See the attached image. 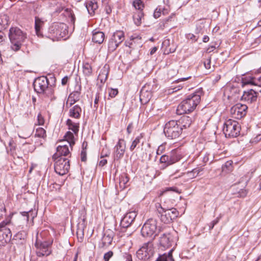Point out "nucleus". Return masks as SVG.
Returning a JSON list of instances; mask_svg holds the SVG:
<instances>
[{"label":"nucleus","instance_id":"obj_27","mask_svg":"<svg viewBox=\"0 0 261 261\" xmlns=\"http://www.w3.org/2000/svg\"><path fill=\"white\" fill-rule=\"evenodd\" d=\"M111 38L120 44L124 39V34L123 32L117 31L113 33Z\"/></svg>","mask_w":261,"mask_h":261},{"label":"nucleus","instance_id":"obj_63","mask_svg":"<svg viewBox=\"0 0 261 261\" xmlns=\"http://www.w3.org/2000/svg\"><path fill=\"white\" fill-rule=\"evenodd\" d=\"M65 11H66L68 13L69 16H71V21L74 23L75 21V17L73 14L71 12V11L67 8L65 9Z\"/></svg>","mask_w":261,"mask_h":261},{"label":"nucleus","instance_id":"obj_34","mask_svg":"<svg viewBox=\"0 0 261 261\" xmlns=\"http://www.w3.org/2000/svg\"><path fill=\"white\" fill-rule=\"evenodd\" d=\"M119 185L121 188H125L129 181V178L126 174H121L119 177Z\"/></svg>","mask_w":261,"mask_h":261},{"label":"nucleus","instance_id":"obj_6","mask_svg":"<svg viewBox=\"0 0 261 261\" xmlns=\"http://www.w3.org/2000/svg\"><path fill=\"white\" fill-rule=\"evenodd\" d=\"M154 254V248L152 241L143 244V246L137 251L136 255L140 260L151 261Z\"/></svg>","mask_w":261,"mask_h":261},{"label":"nucleus","instance_id":"obj_9","mask_svg":"<svg viewBox=\"0 0 261 261\" xmlns=\"http://www.w3.org/2000/svg\"><path fill=\"white\" fill-rule=\"evenodd\" d=\"M157 221L154 219H149L143 225L141 232L143 237H153V239L157 235Z\"/></svg>","mask_w":261,"mask_h":261},{"label":"nucleus","instance_id":"obj_15","mask_svg":"<svg viewBox=\"0 0 261 261\" xmlns=\"http://www.w3.org/2000/svg\"><path fill=\"white\" fill-rule=\"evenodd\" d=\"M176 241V238L170 233H164L159 239V245L162 249L168 248L171 247Z\"/></svg>","mask_w":261,"mask_h":261},{"label":"nucleus","instance_id":"obj_48","mask_svg":"<svg viewBox=\"0 0 261 261\" xmlns=\"http://www.w3.org/2000/svg\"><path fill=\"white\" fill-rule=\"evenodd\" d=\"M76 234L78 239H80L81 241H82L84 238V229L83 228H80V227H79L76 231Z\"/></svg>","mask_w":261,"mask_h":261},{"label":"nucleus","instance_id":"obj_3","mask_svg":"<svg viewBox=\"0 0 261 261\" xmlns=\"http://www.w3.org/2000/svg\"><path fill=\"white\" fill-rule=\"evenodd\" d=\"M9 37L11 43V48L14 51L19 50L22 46L25 45L27 34L17 27H11Z\"/></svg>","mask_w":261,"mask_h":261},{"label":"nucleus","instance_id":"obj_39","mask_svg":"<svg viewBox=\"0 0 261 261\" xmlns=\"http://www.w3.org/2000/svg\"><path fill=\"white\" fill-rule=\"evenodd\" d=\"M9 23V17L7 15L0 16V24L2 27V31L5 29Z\"/></svg>","mask_w":261,"mask_h":261},{"label":"nucleus","instance_id":"obj_50","mask_svg":"<svg viewBox=\"0 0 261 261\" xmlns=\"http://www.w3.org/2000/svg\"><path fill=\"white\" fill-rule=\"evenodd\" d=\"M37 123L39 125H42L44 123V119L41 113H39L37 116Z\"/></svg>","mask_w":261,"mask_h":261},{"label":"nucleus","instance_id":"obj_49","mask_svg":"<svg viewBox=\"0 0 261 261\" xmlns=\"http://www.w3.org/2000/svg\"><path fill=\"white\" fill-rule=\"evenodd\" d=\"M113 252L112 251H109L105 253L103 255V259L105 261H109V259L113 256Z\"/></svg>","mask_w":261,"mask_h":261},{"label":"nucleus","instance_id":"obj_56","mask_svg":"<svg viewBox=\"0 0 261 261\" xmlns=\"http://www.w3.org/2000/svg\"><path fill=\"white\" fill-rule=\"evenodd\" d=\"M211 58L206 59L203 62L205 68L207 69L211 68Z\"/></svg>","mask_w":261,"mask_h":261},{"label":"nucleus","instance_id":"obj_54","mask_svg":"<svg viewBox=\"0 0 261 261\" xmlns=\"http://www.w3.org/2000/svg\"><path fill=\"white\" fill-rule=\"evenodd\" d=\"M33 212L31 210L29 212H22L21 213V215L23 216H26L27 218V220H29V218L30 216H31L32 218L33 219L35 217V215H32Z\"/></svg>","mask_w":261,"mask_h":261},{"label":"nucleus","instance_id":"obj_41","mask_svg":"<svg viewBox=\"0 0 261 261\" xmlns=\"http://www.w3.org/2000/svg\"><path fill=\"white\" fill-rule=\"evenodd\" d=\"M119 44L116 42L113 38H111L108 43V49L109 51H114L119 46Z\"/></svg>","mask_w":261,"mask_h":261},{"label":"nucleus","instance_id":"obj_13","mask_svg":"<svg viewBox=\"0 0 261 261\" xmlns=\"http://www.w3.org/2000/svg\"><path fill=\"white\" fill-rule=\"evenodd\" d=\"M181 159V155L177 150H173L168 155L164 154L160 159L161 163H164L166 166L175 163Z\"/></svg>","mask_w":261,"mask_h":261},{"label":"nucleus","instance_id":"obj_31","mask_svg":"<svg viewBox=\"0 0 261 261\" xmlns=\"http://www.w3.org/2000/svg\"><path fill=\"white\" fill-rule=\"evenodd\" d=\"M144 16L142 11H139L135 13L133 15V19L135 23L139 26L141 24V19Z\"/></svg>","mask_w":261,"mask_h":261},{"label":"nucleus","instance_id":"obj_4","mask_svg":"<svg viewBox=\"0 0 261 261\" xmlns=\"http://www.w3.org/2000/svg\"><path fill=\"white\" fill-rule=\"evenodd\" d=\"M159 206H156L158 213L160 215V220L166 224L170 223L172 220L177 217L178 212L175 208L167 207L165 205L158 203Z\"/></svg>","mask_w":261,"mask_h":261},{"label":"nucleus","instance_id":"obj_64","mask_svg":"<svg viewBox=\"0 0 261 261\" xmlns=\"http://www.w3.org/2000/svg\"><path fill=\"white\" fill-rule=\"evenodd\" d=\"M247 194V192L246 190L241 189L240 191L238 193V196L240 197H244L246 196Z\"/></svg>","mask_w":261,"mask_h":261},{"label":"nucleus","instance_id":"obj_51","mask_svg":"<svg viewBox=\"0 0 261 261\" xmlns=\"http://www.w3.org/2000/svg\"><path fill=\"white\" fill-rule=\"evenodd\" d=\"M169 191L174 192H176V193H180L178 191V189L175 187L166 188L164 189L163 192L165 193V192H169Z\"/></svg>","mask_w":261,"mask_h":261},{"label":"nucleus","instance_id":"obj_44","mask_svg":"<svg viewBox=\"0 0 261 261\" xmlns=\"http://www.w3.org/2000/svg\"><path fill=\"white\" fill-rule=\"evenodd\" d=\"M133 6L138 11H142L144 8V4L141 0H135L133 2Z\"/></svg>","mask_w":261,"mask_h":261},{"label":"nucleus","instance_id":"obj_33","mask_svg":"<svg viewBox=\"0 0 261 261\" xmlns=\"http://www.w3.org/2000/svg\"><path fill=\"white\" fill-rule=\"evenodd\" d=\"M22 148L24 153H28L29 152H32L36 148L35 145L31 143L25 142L22 144Z\"/></svg>","mask_w":261,"mask_h":261},{"label":"nucleus","instance_id":"obj_61","mask_svg":"<svg viewBox=\"0 0 261 261\" xmlns=\"http://www.w3.org/2000/svg\"><path fill=\"white\" fill-rule=\"evenodd\" d=\"M219 221V218H217L216 219L213 220L210 224V230H212L214 228V226L218 223Z\"/></svg>","mask_w":261,"mask_h":261},{"label":"nucleus","instance_id":"obj_5","mask_svg":"<svg viewBox=\"0 0 261 261\" xmlns=\"http://www.w3.org/2000/svg\"><path fill=\"white\" fill-rule=\"evenodd\" d=\"M181 127L176 120H170L167 122L164 127V133L170 139L178 138L182 134Z\"/></svg>","mask_w":261,"mask_h":261},{"label":"nucleus","instance_id":"obj_19","mask_svg":"<svg viewBox=\"0 0 261 261\" xmlns=\"http://www.w3.org/2000/svg\"><path fill=\"white\" fill-rule=\"evenodd\" d=\"M257 92L252 89L244 91L242 96V100L248 103H251L256 101L257 98Z\"/></svg>","mask_w":261,"mask_h":261},{"label":"nucleus","instance_id":"obj_37","mask_svg":"<svg viewBox=\"0 0 261 261\" xmlns=\"http://www.w3.org/2000/svg\"><path fill=\"white\" fill-rule=\"evenodd\" d=\"M254 76H246L242 78V85L243 87L247 85H254Z\"/></svg>","mask_w":261,"mask_h":261},{"label":"nucleus","instance_id":"obj_47","mask_svg":"<svg viewBox=\"0 0 261 261\" xmlns=\"http://www.w3.org/2000/svg\"><path fill=\"white\" fill-rule=\"evenodd\" d=\"M163 12V14H164L163 12V9L160 7H158L154 11L153 16L155 18H159L161 16V12Z\"/></svg>","mask_w":261,"mask_h":261},{"label":"nucleus","instance_id":"obj_60","mask_svg":"<svg viewBox=\"0 0 261 261\" xmlns=\"http://www.w3.org/2000/svg\"><path fill=\"white\" fill-rule=\"evenodd\" d=\"M81 161L82 162H85L87 160L86 150L83 149L82 150L81 153Z\"/></svg>","mask_w":261,"mask_h":261},{"label":"nucleus","instance_id":"obj_7","mask_svg":"<svg viewBox=\"0 0 261 261\" xmlns=\"http://www.w3.org/2000/svg\"><path fill=\"white\" fill-rule=\"evenodd\" d=\"M11 225L10 219H6L0 223V247L10 241L12 237Z\"/></svg>","mask_w":261,"mask_h":261},{"label":"nucleus","instance_id":"obj_18","mask_svg":"<svg viewBox=\"0 0 261 261\" xmlns=\"http://www.w3.org/2000/svg\"><path fill=\"white\" fill-rule=\"evenodd\" d=\"M114 236V232L111 230H106L101 239V243L99 244L100 248H106L111 244Z\"/></svg>","mask_w":261,"mask_h":261},{"label":"nucleus","instance_id":"obj_10","mask_svg":"<svg viewBox=\"0 0 261 261\" xmlns=\"http://www.w3.org/2000/svg\"><path fill=\"white\" fill-rule=\"evenodd\" d=\"M240 129V125L237 121L229 119L225 122L223 130L226 137L234 138L239 136Z\"/></svg>","mask_w":261,"mask_h":261},{"label":"nucleus","instance_id":"obj_12","mask_svg":"<svg viewBox=\"0 0 261 261\" xmlns=\"http://www.w3.org/2000/svg\"><path fill=\"white\" fill-rule=\"evenodd\" d=\"M67 26L63 23H56L49 28V32L51 34L48 38L63 37L67 32Z\"/></svg>","mask_w":261,"mask_h":261},{"label":"nucleus","instance_id":"obj_30","mask_svg":"<svg viewBox=\"0 0 261 261\" xmlns=\"http://www.w3.org/2000/svg\"><path fill=\"white\" fill-rule=\"evenodd\" d=\"M65 140L67 141V143L69 145L72 149V146L74 145V137L72 133L67 132L65 136Z\"/></svg>","mask_w":261,"mask_h":261},{"label":"nucleus","instance_id":"obj_59","mask_svg":"<svg viewBox=\"0 0 261 261\" xmlns=\"http://www.w3.org/2000/svg\"><path fill=\"white\" fill-rule=\"evenodd\" d=\"M99 94L98 93H97L95 96V98L94 99V108L96 109L98 108V103L99 101Z\"/></svg>","mask_w":261,"mask_h":261},{"label":"nucleus","instance_id":"obj_14","mask_svg":"<svg viewBox=\"0 0 261 261\" xmlns=\"http://www.w3.org/2000/svg\"><path fill=\"white\" fill-rule=\"evenodd\" d=\"M247 109L246 105L238 103L231 107L230 112L232 117L240 119L246 115Z\"/></svg>","mask_w":261,"mask_h":261},{"label":"nucleus","instance_id":"obj_17","mask_svg":"<svg viewBox=\"0 0 261 261\" xmlns=\"http://www.w3.org/2000/svg\"><path fill=\"white\" fill-rule=\"evenodd\" d=\"M137 214L135 212L132 211L126 213L121 219L120 226L122 228L128 227L135 220Z\"/></svg>","mask_w":261,"mask_h":261},{"label":"nucleus","instance_id":"obj_16","mask_svg":"<svg viewBox=\"0 0 261 261\" xmlns=\"http://www.w3.org/2000/svg\"><path fill=\"white\" fill-rule=\"evenodd\" d=\"M125 141L123 139H119L117 143L114 147L113 156L114 160H119L122 159L125 151Z\"/></svg>","mask_w":261,"mask_h":261},{"label":"nucleus","instance_id":"obj_11","mask_svg":"<svg viewBox=\"0 0 261 261\" xmlns=\"http://www.w3.org/2000/svg\"><path fill=\"white\" fill-rule=\"evenodd\" d=\"M52 244V242L42 241L38 238L35 243L36 247V254L38 257H43L48 256L51 253V250L49 248Z\"/></svg>","mask_w":261,"mask_h":261},{"label":"nucleus","instance_id":"obj_45","mask_svg":"<svg viewBox=\"0 0 261 261\" xmlns=\"http://www.w3.org/2000/svg\"><path fill=\"white\" fill-rule=\"evenodd\" d=\"M203 170L201 167H198L193 169L191 171L188 172L187 175L188 177H191V174H193V177H196L199 173Z\"/></svg>","mask_w":261,"mask_h":261},{"label":"nucleus","instance_id":"obj_20","mask_svg":"<svg viewBox=\"0 0 261 261\" xmlns=\"http://www.w3.org/2000/svg\"><path fill=\"white\" fill-rule=\"evenodd\" d=\"M44 24V21L38 16L35 17V29L36 35L39 37L43 36L42 28Z\"/></svg>","mask_w":261,"mask_h":261},{"label":"nucleus","instance_id":"obj_2","mask_svg":"<svg viewBox=\"0 0 261 261\" xmlns=\"http://www.w3.org/2000/svg\"><path fill=\"white\" fill-rule=\"evenodd\" d=\"M201 100V92L198 91L189 95L178 106L176 112L178 115L193 112Z\"/></svg>","mask_w":261,"mask_h":261},{"label":"nucleus","instance_id":"obj_23","mask_svg":"<svg viewBox=\"0 0 261 261\" xmlns=\"http://www.w3.org/2000/svg\"><path fill=\"white\" fill-rule=\"evenodd\" d=\"M105 34L103 32L95 30L93 32L92 41L96 43L101 44L103 42Z\"/></svg>","mask_w":261,"mask_h":261},{"label":"nucleus","instance_id":"obj_29","mask_svg":"<svg viewBox=\"0 0 261 261\" xmlns=\"http://www.w3.org/2000/svg\"><path fill=\"white\" fill-rule=\"evenodd\" d=\"M108 71L107 69L104 67L100 70L98 76V79L100 81L101 83H104L108 78Z\"/></svg>","mask_w":261,"mask_h":261},{"label":"nucleus","instance_id":"obj_55","mask_svg":"<svg viewBox=\"0 0 261 261\" xmlns=\"http://www.w3.org/2000/svg\"><path fill=\"white\" fill-rule=\"evenodd\" d=\"M165 145L162 144L158 147V148L156 150V154L158 155H160V154H162L165 151Z\"/></svg>","mask_w":261,"mask_h":261},{"label":"nucleus","instance_id":"obj_22","mask_svg":"<svg viewBox=\"0 0 261 261\" xmlns=\"http://www.w3.org/2000/svg\"><path fill=\"white\" fill-rule=\"evenodd\" d=\"M70 152L67 144L59 145L57 148V152L54 154H57V156H66L70 154Z\"/></svg>","mask_w":261,"mask_h":261},{"label":"nucleus","instance_id":"obj_53","mask_svg":"<svg viewBox=\"0 0 261 261\" xmlns=\"http://www.w3.org/2000/svg\"><path fill=\"white\" fill-rule=\"evenodd\" d=\"M110 153V151L107 148H103L100 155V158H103L104 157L108 156Z\"/></svg>","mask_w":261,"mask_h":261},{"label":"nucleus","instance_id":"obj_36","mask_svg":"<svg viewBox=\"0 0 261 261\" xmlns=\"http://www.w3.org/2000/svg\"><path fill=\"white\" fill-rule=\"evenodd\" d=\"M83 72L85 76H90L92 73V69L91 66L88 63H85L83 65Z\"/></svg>","mask_w":261,"mask_h":261},{"label":"nucleus","instance_id":"obj_35","mask_svg":"<svg viewBox=\"0 0 261 261\" xmlns=\"http://www.w3.org/2000/svg\"><path fill=\"white\" fill-rule=\"evenodd\" d=\"M232 161H228L222 166V171L224 173H227L232 170Z\"/></svg>","mask_w":261,"mask_h":261},{"label":"nucleus","instance_id":"obj_24","mask_svg":"<svg viewBox=\"0 0 261 261\" xmlns=\"http://www.w3.org/2000/svg\"><path fill=\"white\" fill-rule=\"evenodd\" d=\"M82 109L79 105H75L69 110V116L76 119L80 118Z\"/></svg>","mask_w":261,"mask_h":261},{"label":"nucleus","instance_id":"obj_58","mask_svg":"<svg viewBox=\"0 0 261 261\" xmlns=\"http://www.w3.org/2000/svg\"><path fill=\"white\" fill-rule=\"evenodd\" d=\"M134 128V124L133 122H130L126 128V131L128 134H130Z\"/></svg>","mask_w":261,"mask_h":261},{"label":"nucleus","instance_id":"obj_25","mask_svg":"<svg viewBox=\"0 0 261 261\" xmlns=\"http://www.w3.org/2000/svg\"><path fill=\"white\" fill-rule=\"evenodd\" d=\"M130 41L131 42H125V45L126 46H128L130 48H134V44L136 43H139V46H141V37H140L139 35L137 34H134L133 35L131 36L130 38Z\"/></svg>","mask_w":261,"mask_h":261},{"label":"nucleus","instance_id":"obj_40","mask_svg":"<svg viewBox=\"0 0 261 261\" xmlns=\"http://www.w3.org/2000/svg\"><path fill=\"white\" fill-rule=\"evenodd\" d=\"M35 136L44 139L46 137V131L42 128L39 127L36 128Z\"/></svg>","mask_w":261,"mask_h":261},{"label":"nucleus","instance_id":"obj_62","mask_svg":"<svg viewBox=\"0 0 261 261\" xmlns=\"http://www.w3.org/2000/svg\"><path fill=\"white\" fill-rule=\"evenodd\" d=\"M187 38L188 39H191L193 40L194 42H196L198 40V38L196 37L194 34H189L187 35Z\"/></svg>","mask_w":261,"mask_h":261},{"label":"nucleus","instance_id":"obj_8","mask_svg":"<svg viewBox=\"0 0 261 261\" xmlns=\"http://www.w3.org/2000/svg\"><path fill=\"white\" fill-rule=\"evenodd\" d=\"M53 159L55 172L60 175L66 174L70 168L69 160L65 157L57 156V154H54Z\"/></svg>","mask_w":261,"mask_h":261},{"label":"nucleus","instance_id":"obj_52","mask_svg":"<svg viewBox=\"0 0 261 261\" xmlns=\"http://www.w3.org/2000/svg\"><path fill=\"white\" fill-rule=\"evenodd\" d=\"M118 93L117 89H112L111 88L109 92V96L112 98L115 97Z\"/></svg>","mask_w":261,"mask_h":261},{"label":"nucleus","instance_id":"obj_46","mask_svg":"<svg viewBox=\"0 0 261 261\" xmlns=\"http://www.w3.org/2000/svg\"><path fill=\"white\" fill-rule=\"evenodd\" d=\"M80 92L77 91H74L69 95V97L70 98H73V99H74V101H77L80 98Z\"/></svg>","mask_w":261,"mask_h":261},{"label":"nucleus","instance_id":"obj_32","mask_svg":"<svg viewBox=\"0 0 261 261\" xmlns=\"http://www.w3.org/2000/svg\"><path fill=\"white\" fill-rule=\"evenodd\" d=\"M25 234L23 232H19L14 236L12 241L15 243L23 244L24 242Z\"/></svg>","mask_w":261,"mask_h":261},{"label":"nucleus","instance_id":"obj_21","mask_svg":"<svg viewBox=\"0 0 261 261\" xmlns=\"http://www.w3.org/2000/svg\"><path fill=\"white\" fill-rule=\"evenodd\" d=\"M178 125L181 127L182 130L184 128H187L191 125L193 121V119L187 115L182 116L178 120H176Z\"/></svg>","mask_w":261,"mask_h":261},{"label":"nucleus","instance_id":"obj_38","mask_svg":"<svg viewBox=\"0 0 261 261\" xmlns=\"http://www.w3.org/2000/svg\"><path fill=\"white\" fill-rule=\"evenodd\" d=\"M143 138V136L142 134H140L138 136L136 137L135 139L133 140L132 142V143L131 145L129 147V150L131 151H133L135 148L137 147L138 145H139V144L141 142V139Z\"/></svg>","mask_w":261,"mask_h":261},{"label":"nucleus","instance_id":"obj_1","mask_svg":"<svg viewBox=\"0 0 261 261\" xmlns=\"http://www.w3.org/2000/svg\"><path fill=\"white\" fill-rule=\"evenodd\" d=\"M34 90L40 94H42L46 101H51L56 99L54 94V84H49L46 76H42L36 79L33 83Z\"/></svg>","mask_w":261,"mask_h":261},{"label":"nucleus","instance_id":"obj_43","mask_svg":"<svg viewBox=\"0 0 261 261\" xmlns=\"http://www.w3.org/2000/svg\"><path fill=\"white\" fill-rule=\"evenodd\" d=\"M254 86L261 87V68L259 69V73L254 76Z\"/></svg>","mask_w":261,"mask_h":261},{"label":"nucleus","instance_id":"obj_28","mask_svg":"<svg viewBox=\"0 0 261 261\" xmlns=\"http://www.w3.org/2000/svg\"><path fill=\"white\" fill-rule=\"evenodd\" d=\"M66 124L68 127V129L73 131L75 134H77L79 129V123H75L71 120L68 119L66 121Z\"/></svg>","mask_w":261,"mask_h":261},{"label":"nucleus","instance_id":"obj_42","mask_svg":"<svg viewBox=\"0 0 261 261\" xmlns=\"http://www.w3.org/2000/svg\"><path fill=\"white\" fill-rule=\"evenodd\" d=\"M50 4L57 7L56 8L54 9L55 13H59L64 9V7L62 6L60 3L56 2L54 0L52 1V2L50 3Z\"/></svg>","mask_w":261,"mask_h":261},{"label":"nucleus","instance_id":"obj_26","mask_svg":"<svg viewBox=\"0 0 261 261\" xmlns=\"http://www.w3.org/2000/svg\"><path fill=\"white\" fill-rule=\"evenodd\" d=\"M85 5L89 14L93 15L95 14V10L98 8L97 3L95 1H90L86 2Z\"/></svg>","mask_w":261,"mask_h":261},{"label":"nucleus","instance_id":"obj_57","mask_svg":"<svg viewBox=\"0 0 261 261\" xmlns=\"http://www.w3.org/2000/svg\"><path fill=\"white\" fill-rule=\"evenodd\" d=\"M171 18V17H169L168 18L163 20L162 22H161L159 23V27L162 30L164 29V28L165 27V24L167 23L168 21H169V20H170Z\"/></svg>","mask_w":261,"mask_h":261}]
</instances>
